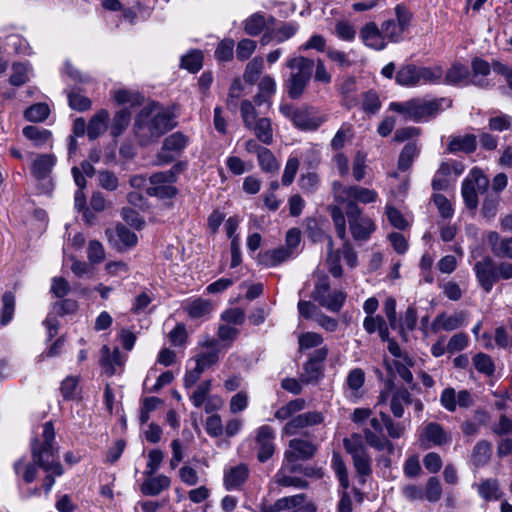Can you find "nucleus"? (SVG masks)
<instances>
[{
  "mask_svg": "<svg viewBox=\"0 0 512 512\" xmlns=\"http://www.w3.org/2000/svg\"><path fill=\"white\" fill-rule=\"evenodd\" d=\"M464 320L465 316L462 312L455 313L448 317L444 314H440L433 322V329L442 328L445 331H452L462 326Z\"/></svg>",
  "mask_w": 512,
  "mask_h": 512,
  "instance_id": "34",
  "label": "nucleus"
},
{
  "mask_svg": "<svg viewBox=\"0 0 512 512\" xmlns=\"http://www.w3.org/2000/svg\"><path fill=\"white\" fill-rule=\"evenodd\" d=\"M256 138L265 145L273 142V130L271 120L268 117L259 118L253 123L252 129Z\"/></svg>",
  "mask_w": 512,
  "mask_h": 512,
  "instance_id": "32",
  "label": "nucleus"
},
{
  "mask_svg": "<svg viewBox=\"0 0 512 512\" xmlns=\"http://www.w3.org/2000/svg\"><path fill=\"white\" fill-rule=\"evenodd\" d=\"M235 43L232 39L226 38L219 42L215 50V58L219 62H227L233 59Z\"/></svg>",
  "mask_w": 512,
  "mask_h": 512,
  "instance_id": "51",
  "label": "nucleus"
},
{
  "mask_svg": "<svg viewBox=\"0 0 512 512\" xmlns=\"http://www.w3.org/2000/svg\"><path fill=\"white\" fill-rule=\"evenodd\" d=\"M275 432L269 425H263L258 428L255 443L258 449L257 459L264 463L270 459L275 452Z\"/></svg>",
  "mask_w": 512,
  "mask_h": 512,
  "instance_id": "16",
  "label": "nucleus"
},
{
  "mask_svg": "<svg viewBox=\"0 0 512 512\" xmlns=\"http://www.w3.org/2000/svg\"><path fill=\"white\" fill-rule=\"evenodd\" d=\"M257 160L263 172L276 174L279 171L280 164L270 149L260 150Z\"/></svg>",
  "mask_w": 512,
  "mask_h": 512,
  "instance_id": "37",
  "label": "nucleus"
},
{
  "mask_svg": "<svg viewBox=\"0 0 512 512\" xmlns=\"http://www.w3.org/2000/svg\"><path fill=\"white\" fill-rule=\"evenodd\" d=\"M331 467L338 479L340 488L348 489L350 487L348 469L339 452H333Z\"/></svg>",
  "mask_w": 512,
  "mask_h": 512,
  "instance_id": "31",
  "label": "nucleus"
},
{
  "mask_svg": "<svg viewBox=\"0 0 512 512\" xmlns=\"http://www.w3.org/2000/svg\"><path fill=\"white\" fill-rule=\"evenodd\" d=\"M315 62L313 59L304 56H294L286 61V66L291 70L284 87L288 96L299 99L304 94L310 83Z\"/></svg>",
  "mask_w": 512,
  "mask_h": 512,
  "instance_id": "3",
  "label": "nucleus"
},
{
  "mask_svg": "<svg viewBox=\"0 0 512 512\" xmlns=\"http://www.w3.org/2000/svg\"><path fill=\"white\" fill-rule=\"evenodd\" d=\"M203 55L200 51H192L181 58V67L191 73H196L202 68Z\"/></svg>",
  "mask_w": 512,
  "mask_h": 512,
  "instance_id": "52",
  "label": "nucleus"
},
{
  "mask_svg": "<svg viewBox=\"0 0 512 512\" xmlns=\"http://www.w3.org/2000/svg\"><path fill=\"white\" fill-rule=\"evenodd\" d=\"M190 139L184 133L177 131L167 136L162 143L161 150L156 156L158 165H167L178 158L185 150Z\"/></svg>",
  "mask_w": 512,
  "mask_h": 512,
  "instance_id": "9",
  "label": "nucleus"
},
{
  "mask_svg": "<svg viewBox=\"0 0 512 512\" xmlns=\"http://www.w3.org/2000/svg\"><path fill=\"white\" fill-rule=\"evenodd\" d=\"M442 495V487L437 477H430L426 484L425 498L429 502H437Z\"/></svg>",
  "mask_w": 512,
  "mask_h": 512,
  "instance_id": "63",
  "label": "nucleus"
},
{
  "mask_svg": "<svg viewBox=\"0 0 512 512\" xmlns=\"http://www.w3.org/2000/svg\"><path fill=\"white\" fill-rule=\"evenodd\" d=\"M56 163V158L52 154H42L38 156L31 165V173L37 180L47 178Z\"/></svg>",
  "mask_w": 512,
  "mask_h": 512,
  "instance_id": "24",
  "label": "nucleus"
},
{
  "mask_svg": "<svg viewBox=\"0 0 512 512\" xmlns=\"http://www.w3.org/2000/svg\"><path fill=\"white\" fill-rule=\"evenodd\" d=\"M444 83L448 85H478L483 86L484 81L474 80L471 78V73L467 66L461 63H454L446 72L444 77Z\"/></svg>",
  "mask_w": 512,
  "mask_h": 512,
  "instance_id": "18",
  "label": "nucleus"
},
{
  "mask_svg": "<svg viewBox=\"0 0 512 512\" xmlns=\"http://www.w3.org/2000/svg\"><path fill=\"white\" fill-rule=\"evenodd\" d=\"M343 446L351 455L353 467L361 485L365 484L367 478L372 474V458L361 435L354 433L350 438L343 439Z\"/></svg>",
  "mask_w": 512,
  "mask_h": 512,
  "instance_id": "6",
  "label": "nucleus"
},
{
  "mask_svg": "<svg viewBox=\"0 0 512 512\" xmlns=\"http://www.w3.org/2000/svg\"><path fill=\"white\" fill-rule=\"evenodd\" d=\"M131 121V112L128 108L118 110L110 125V134L113 138H118L127 129Z\"/></svg>",
  "mask_w": 512,
  "mask_h": 512,
  "instance_id": "29",
  "label": "nucleus"
},
{
  "mask_svg": "<svg viewBox=\"0 0 512 512\" xmlns=\"http://www.w3.org/2000/svg\"><path fill=\"white\" fill-rule=\"evenodd\" d=\"M50 114V108L46 103H36L28 107L24 117L30 122H43Z\"/></svg>",
  "mask_w": 512,
  "mask_h": 512,
  "instance_id": "41",
  "label": "nucleus"
},
{
  "mask_svg": "<svg viewBox=\"0 0 512 512\" xmlns=\"http://www.w3.org/2000/svg\"><path fill=\"white\" fill-rule=\"evenodd\" d=\"M476 146V136L466 134L464 136L453 137L448 144V151L450 153L464 152L469 154L476 150Z\"/></svg>",
  "mask_w": 512,
  "mask_h": 512,
  "instance_id": "28",
  "label": "nucleus"
},
{
  "mask_svg": "<svg viewBox=\"0 0 512 512\" xmlns=\"http://www.w3.org/2000/svg\"><path fill=\"white\" fill-rule=\"evenodd\" d=\"M340 187L339 192L335 195V200L340 204H345V209L349 206L357 205V202L362 204L373 203L377 200L378 194L376 191L364 188L357 185Z\"/></svg>",
  "mask_w": 512,
  "mask_h": 512,
  "instance_id": "10",
  "label": "nucleus"
},
{
  "mask_svg": "<svg viewBox=\"0 0 512 512\" xmlns=\"http://www.w3.org/2000/svg\"><path fill=\"white\" fill-rule=\"evenodd\" d=\"M171 480L165 475L147 476L140 486V491L146 496H157L170 487Z\"/></svg>",
  "mask_w": 512,
  "mask_h": 512,
  "instance_id": "23",
  "label": "nucleus"
},
{
  "mask_svg": "<svg viewBox=\"0 0 512 512\" xmlns=\"http://www.w3.org/2000/svg\"><path fill=\"white\" fill-rule=\"evenodd\" d=\"M418 154L419 148L417 147V145L413 142L407 143L400 153L398 159V169L401 171L408 170L411 167L413 160L418 156Z\"/></svg>",
  "mask_w": 512,
  "mask_h": 512,
  "instance_id": "39",
  "label": "nucleus"
},
{
  "mask_svg": "<svg viewBox=\"0 0 512 512\" xmlns=\"http://www.w3.org/2000/svg\"><path fill=\"white\" fill-rule=\"evenodd\" d=\"M379 416L384 421V428H386L389 437H391L393 439H398L401 436H403V434L405 432L404 425H402L399 422H394L392 420V418L387 413L380 412Z\"/></svg>",
  "mask_w": 512,
  "mask_h": 512,
  "instance_id": "54",
  "label": "nucleus"
},
{
  "mask_svg": "<svg viewBox=\"0 0 512 512\" xmlns=\"http://www.w3.org/2000/svg\"><path fill=\"white\" fill-rule=\"evenodd\" d=\"M31 456L46 473L61 476L64 469L59 460V447L55 442V430L51 421L43 425L42 440L35 438L31 443Z\"/></svg>",
  "mask_w": 512,
  "mask_h": 512,
  "instance_id": "1",
  "label": "nucleus"
},
{
  "mask_svg": "<svg viewBox=\"0 0 512 512\" xmlns=\"http://www.w3.org/2000/svg\"><path fill=\"white\" fill-rule=\"evenodd\" d=\"M292 255L293 254L290 249H287L286 247H279L261 254L260 262L267 267H273L288 260Z\"/></svg>",
  "mask_w": 512,
  "mask_h": 512,
  "instance_id": "30",
  "label": "nucleus"
},
{
  "mask_svg": "<svg viewBox=\"0 0 512 512\" xmlns=\"http://www.w3.org/2000/svg\"><path fill=\"white\" fill-rule=\"evenodd\" d=\"M451 107L452 101L446 98L428 99L414 97L404 102H391L389 110L399 113L405 120L415 123L428 122L443 111V104Z\"/></svg>",
  "mask_w": 512,
  "mask_h": 512,
  "instance_id": "2",
  "label": "nucleus"
},
{
  "mask_svg": "<svg viewBox=\"0 0 512 512\" xmlns=\"http://www.w3.org/2000/svg\"><path fill=\"white\" fill-rule=\"evenodd\" d=\"M134 134L140 146H148L158 141L160 138L156 129L149 120V111L144 108L137 115L134 126Z\"/></svg>",
  "mask_w": 512,
  "mask_h": 512,
  "instance_id": "13",
  "label": "nucleus"
},
{
  "mask_svg": "<svg viewBox=\"0 0 512 512\" xmlns=\"http://www.w3.org/2000/svg\"><path fill=\"white\" fill-rule=\"evenodd\" d=\"M264 67V61L263 58L260 56L254 57L252 60H250L245 68L243 79L248 84H254Z\"/></svg>",
  "mask_w": 512,
  "mask_h": 512,
  "instance_id": "40",
  "label": "nucleus"
},
{
  "mask_svg": "<svg viewBox=\"0 0 512 512\" xmlns=\"http://www.w3.org/2000/svg\"><path fill=\"white\" fill-rule=\"evenodd\" d=\"M345 214L354 240H368L376 229L374 222L369 217L362 215V209L358 205L351 204L348 209H345Z\"/></svg>",
  "mask_w": 512,
  "mask_h": 512,
  "instance_id": "8",
  "label": "nucleus"
},
{
  "mask_svg": "<svg viewBox=\"0 0 512 512\" xmlns=\"http://www.w3.org/2000/svg\"><path fill=\"white\" fill-rule=\"evenodd\" d=\"M105 235L110 245L118 251L133 247L137 243L136 234L120 223L115 228H107Z\"/></svg>",
  "mask_w": 512,
  "mask_h": 512,
  "instance_id": "15",
  "label": "nucleus"
},
{
  "mask_svg": "<svg viewBox=\"0 0 512 512\" xmlns=\"http://www.w3.org/2000/svg\"><path fill=\"white\" fill-rule=\"evenodd\" d=\"M240 110L244 126L247 129H252L253 123L259 119L255 106L249 100H244L241 102Z\"/></svg>",
  "mask_w": 512,
  "mask_h": 512,
  "instance_id": "53",
  "label": "nucleus"
},
{
  "mask_svg": "<svg viewBox=\"0 0 512 512\" xmlns=\"http://www.w3.org/2000/svg\"><path fill=\"white\" fill-rule=\"evenodd\" d=\"M211 390V380H205L200 383L196 390L191 395V401L197 408L201 407L208 399V394Z\"/></svg>",
  "mask_w": 512,
  "mask_h": 512,
  "instance_id": "55",
  "label": "nucleus"
},
{
  "mask_svg": "<svg viewBox=\"0 0 512 512\" xmlns=\"http://www.w3.org/2000/svg\"><path fill=\"white\" fill-rule=\"evenodd\" d=\"M450 440L448 434L443 427L435 422L427 424L420 436L421 445L425 448L433 446H441Z\"/></svg>",
  "mask_w": 512,
  "mask_h": 512,
  "instance_id": "22",
  "label": "nucleus"
},
{
  "mask_svg": "<svg viewBox=\"0 0 512 512\" xmlns=\"http://www.w3.org/2000/svg\"><path fill=\"white\" fill-rule=\"evenodd\" d=\"M443 76L440 66L425 67L413 63L402 65L395 75L396 83L404 87H415L425 83H436Z\"/></svg>",
  "mask_w": 512,
  "mask_h": 512,
  "instance_id": "5",
  "label": "nucleus"
},
{
  "mask_svg": "<svg viewBox=\"0 0 512 512\" xmlns=\"http://www.w3.org/2000/svg\"><path fill=\"white\" fill-rule=\"evenodd\" d=\"M492 456V444L487 440L478 441L471 453V462L476 467L487 465Z\"/></svg>",
  "mask_w": 512,
  "mask_h": 512,
  "instance_id": "26",
  "label": "nucleus"
},
{
  "mask_svg": "<svg viewBox=\"0 0 512 512\" xmlns=\"http://www.w3.org/2000/svg\"><path fill=\"white\" fill-rule=\"evenodd\" d=\"M346 299V294L342 291H334L332 294H328L325 301L322 302L323 307L332 311L339 312Z\"/></svg>",
  "mask_w": 512,
  "mask_h": 512,
  "instance_id": "56",
  "label": "nucleus"
},
{
  "mask_svg": "<svg viewBox=\"0 0 512 512\" xmlns=\"http://www.w3.org/2000/svg\"><path fill=\"white\" fill-rule=\"evenodd\" d=\"M78 383L79 379L75 376H68L62 381L60 390L65 400L76 398Z\"/></svg>",
  "mask_w": 512,
  "mask_h": 512,
  "instance_id": "57",
  "label": "nucleus"
},
{
  "mask_svg": "<svg viewBox=\"0 0 512 512\" xmlns=\"http://www.w3.org/2000/svg\"><path fill=\"white\" fill-rule=\"evenodd\" d=\"M322 368L323 365H319L308 360L303 365L304 372L300 377L301 382L306 384L317 382L322 375Z\"/></svg>",
  "mask_w": 512,
  "mask_h": 512,
  "instance_id": "49",
  "label": "nucleus"
},
{
  "mask_svg": "<svg viewBox=\"0 0 512 512\" xmlns=\"http://www.w3.org/2000/svg\"><path fill=\"white\" fill-rule=\"evenodd\" d=\"M487 243L495 257L512 260V237H501L499 233L491 231L487 235Z\"/></svg>",
  "mask_w": 512,
  "mask_h": 512,
  "instance_id": "21",
  "label": "nucleus"
},
{
  "mask_svg": "<svg viewBox=\"0 0 512 512\" xmlns=\"http://www.w3.org/2000/svg\"><path fill=\"white\" fill-rule=\"evenodd\" d=\"M298 184L304 193H314L319 185V177L316 173L309 172L301 175L298 180Z\"/></svg>",
  "mask_w": 512,
  "mask_h": 512,
  "instance_id": "59",
  "label": "nucleus"
},
{
  "mask_svg": "<svg viewBox=\"0 0 512 512\" xmlns=\"http://www.w3.org/2000/svg\"><path fill=\"white\" fill-rule=\"evenodd\" d=\"M68 102H69V106L73 109V110H77V111H86L88 109H90L91 107V100L86 97V96H83L79 93H76L75 91H70L68 93Z\"/></svg>",
  "mask_w": 512,
  "mask_h": 512,
  "instance_id": "60",
  "label": "nucleus"
},
{
  "mask_svg": "<svg viewBox=\"0 0 512 512\" xmlns=\"http://www.w3.org/2000/svg\"><path fill=\"white\" fill-rule=\"evenodd\" d=\"M365 381V373L361 368L352 369L346 379L348 387L356 395L360 388L363 386Z\"/></svg>",
  "mask_w": 512,
  "mask_h": 512,
  "instance_id": "62",
  "label": "nucleus"
},
{
  "mask_svg": "<svg viewBox=\"0 0 512 512\" xmlns=\"http://www.w3.org/2000/svg\"><path fill=\"white\" fill-rule=\"evenodd\" d=\"M23 135L32 141L35 146L44 145L51 137V132L47 129L28 125L23 129Z\"/></svg>",
  "mask_w": 512,
  "mask_h": 512,
  "instance_id": "38",
  "label": "nucleus"
},
{
  "mask_svg": "<svg viewBox=\"0 0 512 512\" xmlns=\"http://www.w3.org/2000/svg\"><path fill=\"white\" fill-rule=\"evenodd\" d=\"M317 507L307 494L299 493L278 498L273 503H261L259 512H316Z\"/></svg>",
  "mask_w": 512,
  "mask_h": 512,
  "instance_id": "7",
  "label": "nucleus"
},
{
  "mask_svg": "<svg viewBox=\"0 0 512 512\" xmlns=\"http://www.w3.org/2000/svg\"><path fill=\"white\" fill-rule=\"evenodd\" d=\"M267 29L266 15L256 12L244 21V31L249 36H257Z\"/></svg>",
  "mask_w": 512,
  "mask_h": 512,
  "instance_id": "35",
  "label": "nucleus"
},
{
  "mask_svg": "<svg viewBox=\"0 0 512 512\" xmlns=\"http://www.w3.org/2000/svg\"><path fill=\"white\" fill-rule=\"evenodd\" d=\"M149 120L153 124L159 136H163L168 131L176 127L175 117L169 111H161L153 116L149 115Z\"/></svg>",
  "mask_w": 512,
  "mask_h": 512,
  "instance_id": "27",
  "label": "nucleus"
},
{
  "mask_svg": "<svg viewBox=\"0 0 512 512\" xmlns=\"http://www.w3.org/2000/svg\"><path fill=\"white\" fill-rule=\"evenodd\" d=\"M335 33L339 39L350 42L355 39L356 29L352 24L343 20L336 23Z\"/></svg>",
  "mask_w": 512,
  "mask_h": 512,
  "instance_id": "64",
  "label": "nucleus"
},
{
  "mask_svg": "<svg viewBox=\"0 0 512 512\" xmlns=\"http://www.w3.org/2000/svg\"><path fill=\"white\" fill-rule=\"evenodd\" d=\"M300 162L296 157H290L285 165V169L282 175V184L285 186H289L293 183L297 171L299 169Z\"/></svg>",
  "mask_w": 512,
  "mask_h": 512,
  "instance_id": "58",
  "label": "nucleus"
},
{
  "mask_svg": "<svg viewBox=\"0 0 512 512\" xmlns=\"http://www.w3.org/2000/svg\"><path fill=\"white\" fill-rule=\"evenodd\" d=\"M475 369L482 374L492 376L495 372V365L492 358L485 353H478L473 357Z\"/></svg>",
  "mask_w": 512,
  "mask_h": 512,
  "instance_id": "48",
  "label": "nucleus"
},
{
  "mask_svg": "<svg viewBox=\"0 0 512 512\" xmlns=\"http://www.w3.org/2000/svg\"><path fill=\"white\" fill-rule=\"evenodd\" d=\"M478 493L486 501L499 500L503 493L496 479H484L478 484Z\"/></svg>",
  "mask_w": 512,
  "mask_h": 512,
  "instance_id": "33",
  "label": "nucleus"
},
{
  "mask_svg": "<svg viewBox=\"0 0 512 512\" xmlns=\"http://www.w3.org/2000/svg\"><path fill=\"white\" fill-rule=\"evenodd\" d=\"M109 112L101 109L96 112L87 124V135L90 140L97 139L108 127Z\"/></svg>",
  "mask_w": 512,
  "mask_h": 512,
  "instance_id": "25",
  "label": "nucleus"
},
{
  "mask_svg": "<svg viewBox=\"0 0 512 512\" xmlns=\"http://www.w3.org/2000/svg\"><path fill=\"white\" fill-rule=\"evenodd\" d=\"M317 451V446L308 440L292 439L289 441V449L284 453L283 462L296 464L299 460L311 459Z\"/></svg>",
  "mask_w": 512,
  "mask_h": 512,
  "instance_id": "14",
  "label": "nucleus"
},
{
  "mask_svg": "<svg viewBox=\"0 0 512 512\" xmlns=\"http://www.w3.org/2000/svg\"><path fill=\"white\" fill-rule=\"evenodd\" d=\"M175 174L172 170L157 172L150 176L151 187L147 194L160 199H171L177 194V189L172 185L175 182Z\"/></svg>",
  "mask_w": 512,
  "mask_h": 512,
  "instance_id": "12",
  "label": "nucleus"
},
{
  "mask_svg": "<svg viewBox=\"0 0 512 512\" xmlns=\"http://www.w3.org/2000/svg\"><path fill=\"white\" fill-rule=\"evenodd\" d=\"M473 270L480 287L486 292H491L494 284L501 279H512V263L501 261L497 263L492 257L484 256L477 261Z\"/></svg>",
  "mask_w": 512,
  "mask_h": 512,
  "instance_id": "4",
  "label": "nucleus"
},
{
  "mask_svg": "<svg viewBox=\"0 0 512 512\" xmlns=\"http://www.w3.org/2000/svg\"><path fill=\"white\" fill-rule=\"evenodd\" d=\"M297 472L298 468L296 467V464L282 462L280 469L273 477L274 482L281 487H295L299 489L308 488L309 483L306 480L290 475Z\"/></svg>",
  "mask_w": 512,
  "mask_h": 512,
  "instance_id": "17",
  "label": "nucleus"
},
{
  "mask_svg": "<svg viewBox=\"0 0 512 512\" xmlns=\"http://www.w3.org/2000/svg\"><path fill=\"white\" fill-rule=\"evenodd\" d=\"M293 124L301 130H317L320 126V121L310 116L309 112L304 109H297L293 112Z\"/></svg>",
  "mask_w": 512,
  "mask_h": 512,
  "instance_id": "36",
  "label": "nucleus"
},
{
  "mask_svg": "<svg viewBox=\"0 0 512 512\" xmlns=\"http://www.w3.org/2000/svg\"><path fill=\"white\" fill-rule=\"evenodd\" d=\"M15 310V296L12 292L7 291L2 296V308L0 322L7 325L13 318Z\"/></svg>",
  "mask_w": 512,
  "mask_h": 512,
  "instance_id": "44",
  "label": "nucleus"
},
{
  "mask_svg": "<svg viewBox=\"0 0 512 512\" xmlns=\"http://www.w3.org/2000/svg\"><path fill=\"white\" fill-rule=\"evenodd\" d=\"M250 475L249 468L246 464L240 463L224 472V486L226 490H240Z\"/></svg>",
  "mask_w": 512,
  "mask_h": 512,
  "instance_id": "20",
  "label": "nucleus"
},
{
  "mask_svg": "<svg viewBox=\"0 0 512 512\" xmlns=\"http://www.w3.org/2000/svg\"><path fill=\"white\" fill-rule=\"evenodd\" d=\"M299 27L294 22H284L276 29H272L274 40L278 43H282L292 38L298 31Z\"/></svg>",
  "mask_w": 512,
  "mask_h": 512,
  "instance_id": "50",
  "label": "nucleus"
},
{
  "mask_svg": "<svg viewBox=\"0 0 512 512\" xmlns=\"http://www.w3.org/2000/svg\"><path fill=\"white\" fill-rule=\"evenodd\" d=\"M114 99L118 104H129L130 107H137L142 105L144 97L138 92L120 89L115 91Z\"/></svg>",
  "mask_w": 512,
  "mask_h": 512,
  "instance_id": "43",
  "label": "nucleus"
},
{
  "mask_svg": "<svg viewBox=\"0 0 512 512\" xmlns=\"http://www.w3.org/2000/svg\"><path fill=\"white\" fill-rule=\"evenodd\" d=\"M381 31L383 36H385V40L387 39L394 43L399 42L405 32V30H403L396 21L392 19L386 20L381 24Z\"/></svg>",
  "mask_w": 512,
  "mask_h": 512,
  "instance_id": "46",
  "label": "nucleus"
},
{
  "mask_svg": "<svg viewBox=\"0 0 512 512\" xmlns=\"http://www.w3.org/2000/svg\"><path fill=\"white\" fill-rule=\"evenodd\" d=\"M359 37L364 45L371 49L381 51L386 48L385 36L375 22L366 23L360 29Z\"/></svg>",
  "mask_w": 512,
  "mask_h": 512,
  "instance_id": "19",
  "label": "nucleus"
},
{
  "mask_svg": "<svg viewBox=\"0 0 512 512\" xmlns=\"http://www.w3.org/2000/svg\"><path fill=\"white\" fill-rule=\"evenodd\" d=\"M330 215L333 220L337 236L341 240H345L347 238L345 210L343 211L340 207L333 206L330 207Z\"/></svg>",
  "mask_w": 512,
  "mask_h": 512,
  "instance_id": "45",
  "label": "nucleus"
},
{
  "mask_svg": "<svg viewBox=\"0 0 512 512\" xmlns=\"http://www.w3.org/2000/svg\"><path fill=\"white\" fill-rule=\"evenodd\" d=\"M13 72L10 75L9 83L13 86L20 87L28 82L27 68L22 63H14Z\"/></svg>",
  "mask_w": 512,
  "mask_h": 512,
  "instance_id": "61",
  "label": "nucleus"
},
{
  "mask_svg": "<svg viewBox=\"0 0 512 512\" xmlns=\"http://www.w3.org/2000/svg\"><path fill=\"white\" fill-rule=\"evenodd\" d=\"M461 193L466 207L472 210L476 209L478 206V195L473 181L466 178L462 183Z\"/></svg>",
  "mask_w": 512,
  "mask_h": 512,
  "instance_id": "47",
  "label": "nucleus"
},
{
  "mask_svg": "<svg viewBox=\"0 0 512 512\" xmlns=\"http://www.w3.org/2000/svg\"><path fill=\"white\" fill-rule=\"evenodd\" d=\"M369 423L370 428L363 429V436L366 444L377 451L386 450L390 454L393 453V443L383 434V419L381 417H373L370 419Z\"/></svg>",
  "mask_w": 512,
  "mask_h": 512,
  "instance_id": "11",
  "label": "nucleus"
},
{
  "mask_svg": "<svg viewBox=\"0 0 512 512\" xmlns=\"http://www.w3.org/2000/svg\"><path fill=\"white\" fill-rule=\"evenodd\" d=\"M102 351L104 353L101 359L102 367L107 375L112 376L115 373L114 365H121V354L116 348L112 355H110V350L107 346H104Z\"/></svg>",
  "mask_w": 512,
  "mask_h": 512,
  "instance_id": "42",
  "label": "nucleus"
}]
</instances>
